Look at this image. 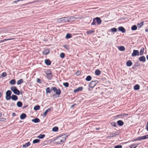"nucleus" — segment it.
Segmentation results:
<instances>
[{"label": "nucleus", "instance_id": "4", "mask_svg": "<svg viewBox=\"0 0 148 148\" xmlns=\"http://www.w3.org/2000/svg\"><path fill=\"white\" fill-rule=\"evenodd\" d=\"M67 17H64L57 19V22L59 23H64L68 22Z\"/></svg>", "mask_w": 148, "mask_h": 148}, {"label": "nucleus", "instance_id": "12", "mask_svg": "<svg viewBox=\"0 0 148 148\" xmlns=\"http://www.w3.org/2000/svg\"><path fill=\"white\" fill-rule=\"evenodd\" d=\"M11 99L13 100L16 101L18 99V97L16 95H12L11 97Z\"/></svg>", "mask_w": 148, "mask_h": 148}, {"label": "nucleus", "instance_id": "64", "mask_svg": "<svg viewBox=\"0 0 148 148\" xmlns=\"http://www.w3.org/2000/svg\"><path fill=\"white\" fill-rule=\"evenodd\" d=\"M146 129L147 131H148V126H146Z\"/></svg>", "mask_w": 148, "mask_h": 148}, {"label": "nucleus", "instance_id": "54", "mask_svg": "<svg viewBox=\"0 0 148 148\" xmlns=\"http://www.w3.org/2000/svg\"><path fill=\"white\" fill-rule=\"evenodd\" d=\"M135 65H136V66H138L140 64L138 63V62H136L135 64Z\"/></svg>", "mask_w": 148, "mask_h": 148}, {"label": "nucleus", "instance_id": "8", "mask_svg": "<svg viewBox=\"0 0 148 148\" xmlns=\"http://www.w3.org/2000/svg\"><path fill=\"white\" fill-rule=\"evenodd\" d=\"M68 22H69L70 21H73L76 20L78 18L75 17L73 16H67Z\"/></svg>", "mask_w": 148, "mask_h": 148}, {"label": "nucleus", "instance_id": "5", "mask_svg": "<svg viewBox=\"0 0 148 148\" xmlns=\"http://www.w3.org/2000/svg\"><path fill=\"white\" fill-rule=\"evenodd\" d=\"M51 90H53L54 92H55V94L57 95H59L61 94V90L59 88H57L55 87H52Z\"/></svg>", "mask_w": 148, "mask_h": 148}, {"label": "nucleus", "instance_id": "35", "mask_svg": "<svg viewBox=\"0 0 148 148\" xmlns=\"http://www.w3.org/2000/svg\"><path fill=\"white\" fill-rule=\"evenodd\" d=\"M16 83V80L15 79L11 80L10 82V84L11 85H14Z\"/></svg>", "mask_w": 148, "mask_h": 148}, {"label": "nucleus", "instance_id": "50", "mask_svg": "<svg viewBox=\"0 0 148 148\" xmlns=\"http://www.w3.org/2000/svg\"><path fill=\"white\" fill-rule=\"evenodd\" d=\"M6 121V119L5 118H0V121H2L3 122H5Z\"/></svg>", "mask_w": 148, "mask_h": 148}, {"label": "nucleus", "instance_id": "37", "mask_svg": "<svg viewBox=\"0 0 148 148\" xmlns=\"http://www.w3.org/2000/svg\"><path fill=\"white\" fill-rule=\"evenodd\" d=\"M72 37V35L70 33H67L66 36V38L68 39L71 38Z\"/></svg>", "mask_w": 148, "mask_h": 148}, {"label": "nucleus", "instance_id": "21", "mask_svg": "<svg viewBox=\"0 0 148 148\" xmlns=\"http://www.w3.org/2000/svg\"><path fill=\"white\" fill-rule=\"evenodd\" d=\"M126 65L127 66H131L132 64V62L130 60H128L126 62Z\"/></svg>", "mask_w": 148, "mask_h": 148}, {"label": "nucleus", "instance_id": "52", "mask_svg": "<svg viewBox=\"0 0 148 148\" xmlns=\"http://www.w3.org/2000/svg\"><path fill=\"white\" fill-rule=\"evenodd\" d=\"M37 82L39 83H41L40 79L39 78H37Z\"/></svg>", "mask_w": 148, "mask_h": 148}, {"label": "nucleus", "instance_id": "17", "mask_svg": "<svg viewBox=\"0 0 148 148\" xmlns=\"http://www.w3.org/2000/svg\"><path fill=\"white\" fill-rule=\"evenodd\" d=\"M32 121L34 123H36L40 122V120L38 118H35L32 120Z\"/></svg>", "mask_w": 148, "mask_h": 148}, {"label": "nucleus", "instance_id": "16", "mask_svg": "<svg viewBox=\"0 0 148 148\" xmlns=\"http://www.w3.org/2000/svg\"><path fill=\"white\" fill-rule=\"evenodd\" d=\"M117 123L119 126H122L124 124V123L122 121L119 120L117 121Z\"/></svg>", "mask_w": 148, "mask_h": 148}, {"label": "nucleus", "instance_id": "59", "mask_svg": "<svg viewBox=\"0 0 148 148\" xmlns=\"http://www.w3.org/2000/svg\"><path fill=\"white\" fill-rule=\"evenodd\" d=\"M121 116H127L128 115V114H123L122 115H121Z\"/></svg>", "mask_w": 148, "mask_h": 148}, {"label": "nucleus", "instance_id": "23", "mask_svg": "<svg viewBox=\"0 0 148 148\" xmlns=\"http://www.w3.org/2000/svg\"><path fill=\"white\" fill-rule=\"evenodd\" d=\"M17 106L18 107H21L23 105V103L21 101H18L17 103Z\"/></svg>", "mask_w": 148, "mask_h": 148}, {"label": "nucleus", "instance_id": "57", "mask_svg": "<svg viewBox=\"0 0 148 148\" xmlns=\"http://www.w3.org/2000/svg\"><path fill=\"white\" fill-rule=\"evenodd\" d=\"M10 105L12 106H15V103L14 102H12L11 103Z\"/></svg>", "mask_w": 148, "mask_h": 148}, {"label": "nucleus", "instance_id": "61", "mask_svg": "<svg viewBox=\"0 0 148 148\" xmlns=\"http://www.w3.org/2000/svg\"><path fill=\"white\" fill-rule=\"evenodd\" d=\"M75 105H76L75 104H74L72 105L71 106V108H73L74 107V106H75Z\"/></svg>", "mask_w": 148, "mask_h": 148}, {"label": "nucleus", "instance_id": "3", "mask_svg": "<svg viewBox=\"0 0 148 148\" xmlns=\"http://www.w3.org/2000/svg\"><path fill=\"white\" fill-rule=\"evenodd\" d=\"M10 89L16 95H19L20 94H22V93L20 92L19 90L17 89L16 86H12L10 88Z\"/></svg>", "mask_w": 148, "mask_h": 148}, {"label": "nucleus", "instance_id": "48", "mask_svg": "<svg viewBox=\"0 0 148 148\" xmlns=\"http://www.w3.org/2000/svg\"><path fill=\"white\" fill-rule=\"evenodd\" d=\"M111 125L114 126V127H116V123L115 122H112L111 123Z\"/></svg>", "mask_w": 148, "mask_h": 148}, {"label": "nucleus", "instance_id": "22", "mask_svg": "<svg viewBox=\"0 0 148 148\" xmlns=\"http://www.w3.org/2000/svg\"><path fill=\"white\" fill-rule=\"evenodd\" d=\"M140 140H144L148 138V134L140 137Z\"/></svg>", "mask_w": 148, "mask_h": 148}, {"label": "nucleus", "instance_id": "28", "mask_svg": "<svg viewBox=\"0 0 148 148\" xmlns=\"http://www.w3.org/2000/svg\"><path fill=\"white\" fill-rule=\"evenodd\" d=\"M95 32V31L94 29H92V30H90L86 32V33L88 34H89L91 33H94Z\"/></svg>", "mask_w": 148, "mask_h": 148}, {"label": "nucleus", "instance_id": "41", "mask_svg": "<svg viewBox=\"0 0 148 148\" xmlns=\"http://www.w3.org/2000/svg\"><path fill=\"white\" fill-rule=\"evenodd\" d=\"M40 141V140L38 139H35L33 141V143L34 144L38 143Z\"/></svg>", "mask_w": 148, "mask_h": 148}, {"label": "nucleus", "instance_id": "62", "mask_svg": "<svg viewBox=\"0 0 148 148\" xmlns=\"http://www.w3.org/2000/svg\"><path fill=\"white\" fill-rule=\"evenodd\" d=\"M27 106H28V105H27V106H24L23 107V109H24V108H26Z\"/></svg>", "mask_w": 148, "mask_h": 148}, {"label": "nucleus", "instance_id": "44", "mask_svg": "<svg viewBox=\"0 0 148 148\" xmlns=\"http://www.w3.org/2000/svg\"><path fill=\"white\" fill-rule=\"evenodd\" d=\"M63 84L66 87H67L69 86V84L67 82L64 83Z\"/></svg>", "mask_w": 148, "mask_h": 148}, {"label": "nucleus", "instance_id": "46", "mask_svg": "<svg viewBox=\"0 0 148 148\" xmlns=\"http://www.w3.org/2000/svg\"><path fill=\"white\" fill-rule=\"evenodd\" d=\"M60 57L61 58H63L65 57V54L63 53H61L60 54Z\"/></svg>", "mask_w": 148, "mask_h": 148}, {"label": "nucleus", "instance_id": "34", "mask_svg": "<svg viewBox=\"0 0 148 148\" xmlns=\"http://www.w3.org/2000/svg\"><path fill=\"white\" fill-rule=\"evenodd\" d=\"M23 80L22 79H19L17 82V85H18L21 84V83H23Z\"/></svg>", "mask_w": 148, "mask_h": 148}, {"label": "nucleus", "instance_id": "55", "mask_svg": "<svg viewBox=\"0 0 148 148\" xmlns=\"http://www.w3.org/2000/svg\"><path fill=\"white\" fill-rule=\"evenodd\" d=\"M23 1V0H16V1H14V3H17L18 2L20 1Z\"/></svg>", "mask_w": 148, "mask_h": 148}, {"label": "nucleus", "instance_id": "36", "mask_svg": "<svg viewBox=\"0 0 148 148\" xmlns=\"http://www.w3.org/2000/svg\"><path fill=\"white\" fill-rule=\"evenodd\" d=\"M45 136L44 134H40L37 136V138L40 139H42Z\"/></svg>", "mask_w": 148, "mask_h": 148}, {"label": "nucleus", "instance_id": "42", "mask_svg": "<svg viewBox=\"0 0 148 148\" xmlns=\"http://www.w3.org/2000/svg\"><path fill=\"white\" fill-rule=\"evenodd\" d=\"M58 129V127H55L52 128V130L54 132H57Z\"/></svg>", "mask_w": 148, "mask_h": 148}, {"label": "nucleus", "instance_id": "53", "mask_svg": "<svg viewBox=\"0 0 148 148\" xmlns=\"http://www.w3.org/2000/svg\"><path fill=\"white\" fill-rule=\"evenodd\" d=\"M81 74L80 72L79 71H77L76 73V75L77 76H79Z\"/></svg>", "mask_w": 148, "mask_h": 148}, {"label": "nucleus", "instance_id": "20", "mask_svg": "<svg viewBox=\"0 0 148 148\" xmlns=\"http://www.w3.org/2000/svg\"><path fill=\"white\" fill-rule=\"evenodd\" d=\"M139 60L140 61H142L143 62H145L146 60L145 57L143 56L140 57L139 58Z\"/></svg>", "mask_w": 148, "mask_h": 148}, {"label": "nucleus", "instance_id": "45", "mask_svg": "<svg viewBox=\"0 0 148 148\" xmlns=\"http://www.w3.org/2000/svg\"><path fill=\"white\" fill-rule=\"evenodd\" d=\"M63 47L66 49L69 50V47L68 45H63Z\"/></svg>", "mask_w": 148, "mask_h": 148}, {"label": "nucleus", "instance_id": "29", "mask_svg": "<svg viewBox=\"0 0 148 148\" xmlns=\"http://www.w3.org/2000/svg\"><path fill=\"white\" fill-rule=\"evenodd\" d=\"M31 145V143L29 142H28L26 143L25 144L23 145V147L26 148L27 147Z\"/></svg>", "mask_w": 148, "mask_h": 148}, {"label": "nucleus", "instance_id": "38", "mask_svg": "<svg viewBox=\"0 0 148 148\" xmlns=\"http://www.w3.org/2000/svg\"><path fill=\"white\" fill-rule=\"evenodd\" d=\"M138 145L137 144H133L131 145V146H129V147L130 148H136Z\"/></svg>", "mask_w": 148, "mask_h": 148}, {"label": "nucleus", "instance_id": "26", "mask_svg": "<svg viewBox=\"0 0 148 148\" xmlns=\"http://www.w3.org/2000/svg\"><path fill=\"white\" fill-rule=\"evenodd\" d=\"M144 48L143 47L141 48L140 50V53H139V55H140V56L142 55L144 53Z\"/></svg>", "mask_w": 148, "mask_h": 148}, {"label": "nucleus", "instance_id": "30", "mask_svg": "<svg viewBox=\"0 0 148 148\" xmlns=\"http://www.w3.org/2000/svg\"><path fill=\"white\" fill-rule=\"evenodd\" d=\"M53 90H51V88L50 89L49 87H47L46 89V92L47 93H50Z\"/></svg>", "mask_w": 148, "mask_h": 148}, {"label": "nucleus", "instance_id": "56", "mask_svg": "<svg viewBox=\"0 0 148 148\" xmlns=\"http://www.w3.org/2000/svg\"><path fill=\"white\" fill-rule=\"evenodd\" d=\"M136 67V66L134 64V65L132 66V69H134Z\"/></svg>", "mask_w": 148, "mask_h": 148}, {"label": "nucleus", "instance_id": "6", "mask_svg": "<svg viewBox=\"0 0 148 148\" xmlns=\"http://www.w3.org/2000/svg\"><path fill=\"white\" fill-rule=\"evenodd\" d=\"M12 94V92L10 90H8L6 92L5 98L7 100H9L11 99Z\"/></svg>", "mask_w": 148, "mask_h": 148}, {"label": "nucleus", "instance_id": "43", "mask_svg": "<svg viewBox=\"0 0 148 148\" xmlns=\"http://www.w3.org/2000/svg\"><path fill=\"white\" fill-rule=\"evenodd\" d=\"M143 22H141L140 23H138L137 25L138 27L139 28L141 27L143 25Z\"/></svg>", "mask_w": 148, "mask_h": 148}, {"label": "nucleus", "instance_id": "14", "mask_svg": "<svg viewBox=\"0 0 148 148\" xmlns=\"http://www.w3.org/2000/svg\"><path fill=\"white\" fill-rule=\"evenodd\" d=\"M46 74L47 75V76L48 77V78L49 79H51V78L52 76V73L50 71L49 72H47L46 73Z\"/></svg>", "mask_w": 148, "mask_h": 148}, {"label": "nucleus", "instance_id": "40", "mask_svg": "<svg viewBox=\"0 0 148 148\" xmlns=\"http://www.w3.org/2000/svg\"><path fill=\"white\" fill-rule=\"evenodd\" d=\"M137 26L135 25H133L131 27V29L133 31L136 30L137 29Z\"/></svg>", "mask_w": 148, "mask_h": 148}, {"label": "nucleus", "instance_id": "11", "mask_svg": "<svg viewBox=\"0 0 148 148\" xmlns=\"http://www.w3.org/2000/svg\"><path fill=\"white\" fill-rule=\"evenodd\" d=\"M118 30L121 32L123 33H124L125 32L126 30L125 28L122 26H120L118 28Z\"/></svg>", "mask_w": 148, "mask_h": 148}, {"label": "nucleus", "instance_id": "58", "mask_svg": "<svg viewBox=\"0 0 148 148\" xmlns=\"http://www.w3.org/2000/svg\"><path fill=\"white\" fill-rule=\"evenodd\" d=\"M92 89H93V88H92L89 87V88H88V90L89 91H91L92 90Z\"/></svg>", "mask_w": 148, "mask_h": 148}, {"label": "nucleus", "instance_id": "39", "mask_svg": "<svg viewBox=\"0 0 148 148\" xmlns=\"http://www.w3.org/2000/svg\"><path fill=\"white\" fill-rule=\"evenodd\" d=\"M40 106L38 105H37L35 106L34 108V110H38L40 109Z\"/></svg>", "mask_w": 148, "mask_h": 148}, {"label": "nucleus", "instance_id": "49", "mask_svg": "<svg viewBox=\"0 0 148 148\" xmlns=\"http://www.w3.org/2000/svg\"><path fill=\"white\" fill-rule=\"evenodd\" d=\"M7 75V73L5 72H3L2 74V76L3 77H5Z\"/></svg>", "mask_w": 148, "mask_h": 148}, {"label": "nucleus", "instance_id": "25", "mask_svg": "<svg viewBox=\"0 0 148 148\" xmlns=\"http://www.w3.org/2000/svg\"><path fill=\"white\" fill-rule=\"evenodd\" d=\"M117 29L115 27L111 28L110 30H108V31H111L112 32L114 33L116 32Z\"/></svg>", "mask_w": 148, "mask_h": 148}, {"label": "nucleus", "instance_id": "24", "mask_svg": "<svg viewBox=\"0 0 148 148\" xmlns=\"http://www.w3.org/2000/svg\"><path fill=\"white\" fill-rule=\"evenodd\" d=\"M134 89L135 90H138L140 89V86L138 84H136L134 86Z\"/></svg>", "mask_w": 148, "mask_h": 148}, {"label": "nucleus", "instance_id": "13", "mask_svg": "<svg viewBox=\"0 0 148 148\" xmlns=\"http://www.w3.org/2000/svg\"><path fill=\"white\" fill-rule=\"evenodd\" d=\"M83 88L82 86L79 87L77 89H75L73 91V92L75 93L77 92L78 91H82L83 90Z\"/></svg>", "mask_w": 148, "mask_h": 148}, {"label": "nucleus", "instance_id": "27", "mask_svg": "<svg viewBox=\"0 0 148 148\" xmlns=\"http://www.w3.org/2000/svg\"><path fill=\"white\" fill-rule=\"evenodd\" d=\"M119 134V133L117 134H114L113 133H111L110 134V136H109L110 137H114L116 136L117 135H118Z\"/></svg>", "mask_w": 148, "mask_h": 148}, {"label": "nucleus", "instance_id": "47", "mask_svg": "<svg viewBox=\"0 0 148 148\" xmlns=\"http://www.w3.org/2000/svg\"><path fill=\"white\" fill-rule=\"evenodd\" d=\"M122 146L121 145H117L114 146V148H122Z\"/></svg>", "mask_w": 148, "mask_h": 148}, {"label": "nucleus", "instance_id": "18", "mask_svg": "<svg viewBox=\"0 0 148 148\" xmlns=\"http://www.w3.org/2000/svg\"><path fill=\"white\" fill-rule=\"evenodd\" d=\"M26 114L25 113H23L20 115V118L22 120H23L26 118Z\"/></svg>", "mask_w": 148, "mask_h": 148}, {"label": "nucleus", "instance_id": "51", "mask_svg": "<svg viewBox=\"0 0 148 148\" xmlns=\"http://www.w3.org/2000/svg\"><path fill=\"white\" fill-rule=\"evenodd\" d=\"M140 140V137H139L138 138H136L132 140V141L134 142V141H138V140Z\"/></svg>", "mask_w": 148, "mask_h": 148}, {"label": "nucleus", "instance_id": "63", "mask_svg": "<svg viewBox=\"0 0 148 148\" xmlns=\"http://www.w3.org/2000/svg\"><path fill=\"white\" fill-rule=\"evenodd\" d=\"M4 40H0V43L3 42H4Z\"/></svg>", "mask_w": 148, "mask_h": 148}, {"label": "nucleus", "instance_id": "31", "mask_svg": "<svg viewBox=\"0 0 148 148\" xmlns=\"http://www.w3.org/2000/svg\"><path fill=\"white\" fill-rule=\"evenodd\" d=\"M119 49L121 51H124L125 48L123 46H120L118 47Z\"/></svg>", "mask_w": 148, "mask_h": 148}, {"label": "nucleus", "instance_id": "10", "mask_svg": "<svg viewBox=\"0 0 148 148\" xmlns=\"http://www.w3.org/2000/svg\"><path fill=\"white\" fill-rule=\"evenodd\" d=\"M53 108L52 107H50V108H48L45 111V112L43 114V116L45 117L46 116V114H47V113L50 111L51 110H53Z\"/></svg>", "mask_w": 148, "mask_h": 148}, {"label": "nucleus", "instance_id": "9", "mask_svg": "<svg viewBox=\"0 0 148 148\" xmlns=\"http://www.w3.org/2000/svg\"><path fill=\"white\" fill-rule=\"evenodd\" d=\"M139 55V52L138 50H134L133 51V53L132 54V56L134 57L136 56Z\"/></svg>", "mask_w": 148, "mask_h": 148}, {"label": "nucleus", "instance_id": "7", "mask_svg": "<svg viewBox=\"0 0 148 148\" xmlns=\"http://www.w3.org/2000/svg\"><path fill=\"white\" fill-rule=\"evenodd\" d=\"M98 82L97 80L93 81L90 82L89 85V87L93 88Z\"/></svg>", "mask_w": 148, "mask_h": 148}, {"label": "nucleus", "instance_id": "19", "mask_svg": "<svg viewBox=\"0 0 148 148\" xmlns=\"http://www.w3.org/2000/svg\"><path fill=\"white\" fill-rule=\"evenodd\" d=\"M45 63L47 66L51 65V62L49 59H46L45 60Z\"/></svg>", "mask_w": 148, "mask_h": 148}, {"label": "nucleus", "instance_id": "1", "mask_svg": "<svg viewBox=\"0 0 148 148\" xmlns=\"http://www.w3.org/2000/svg\"><path fill=\"white\" fill-rule=\"evenodd\" d=\"M68 136V135L65 136L62 135L56 137L54 141L56 140L55 143L57 144H62L66 140Z\"/></svg>", "mask_w": 148, "mask_h": 148}, {"label": "nucleus", "instance_id": "33", "mask_svg": "<svg viewBox=\"0 0 148 148\" xmlns=\"http://www.w3.org/2000/svg\"><path fill=\"white\" fill-rule=\"evenodd\" d=\"M101 74V71L99 69L96 70L95 71V74L97 75H99Z\"/></svg>", "mask_w": 148, "mask_h": 148}, {"label": "nucleus", "instance_id": "2", "mask_svg": "<svg viewBox=\"0 0 148 148\" xmlns=\"http://www.w3.org/2000/svg\"><path fill=\"white\" fill-rule=\"evenodd\" d=\"M102 22V20L99 17H97L93 19V21L91 23V25H95L96 23L98 25H100Z\"/></svg>", "mask_w": 148, "mask_h": 148}, {"label": "nucleus", "instance_id": "60", "mask_svg": "<svg viewBox=\"0 0 148 148\" xmlns=\"http://www.w3.org/2000/svg\"><path fill=\"white\" fill-rule=\"evenodd\" d=\"M12 116H16V113H13L12 114Z\"/></svg>", "mask_w": 148, "mask_h": 148}, {"label": "nucleus", "instance_id": "32", "mask_svg": "<svg viewBox=\"0 0 148 148\" xmlns=\"http://www.w3.org/2000/svg\"><path fill=\"white\" fill-rule=\"evenodd\" d=\"M91 77L90 75H88L87 76L85 79V80L87 81H90L91 80Z\"/></svg>", "mask_w": 148, "mask_h": 148}, {"label": "nucleus", "instance_id": "15", "mask_svg": "<svg viewBox=\"0 0 148 148\" xmlns=\"http://www.w3.org/2000/svg\"><path fill=\"white\" fill-rule=\"evenodd\" d=\"M49 50L48 49H46L43 51V54L44 55H47L49 54Z\"/></svg>", "mask_w": 148, "mask_h": 148}]
</instances>
